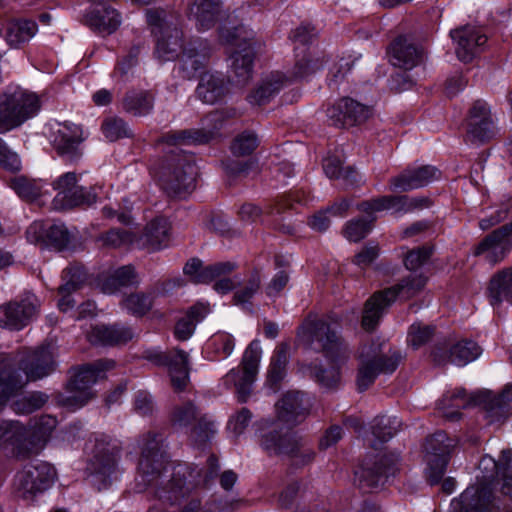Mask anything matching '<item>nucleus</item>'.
<instances>
[{"label":"nucleus","mask_w":512,"mask_h":512,"mask_svg":"<svg viewBox=\"0 0 512 512\" xmlns=\"http://www.w3.org/2000/svg\"><path fill=\"white\" fill-rule=\"evenodd\" d=\"M219 468V460L213 454L202 469L187 463L177 464L167 480L151 489L162 503L177 506L176 512H203L202 497L194 489L198 486L208 487L218 476Z\"/></svg>","instance_id":"nucleus-1"},{"label":"nucleus","mask_w":512,"mask_h":512,"mask_svg":"<svg viewBox=\"0 0 512 512\" xmlns=\"http://www.w3.org/2000/svg\"><path fill=\"white\" fill-rule=\"evenodd\" d=\"M55 367L54 355L48 346L17 351L11 357V366L0 369V412L29 382L47 377Z\"/></svg>","instance_id":"nucleus-2"},{"label":"nucleus","mask_w":512,"mask_h":512,"mask_svg":"<svg viewBox=\"0 0 512 512\" xmlns=\"http://www.w3.org/2000/svg\"><path fill=\"white\" fill-rule=\"evenodd\" d=\"M161 187L172 197H184L196 187L197 167L194 156L173 148L158 169Z\"/></svg>","instance_id":"nucleus-3"},{"label":"nucleus","mask_w":512,"mask_h":512,"mask_svg":"<svg viewBox=\"0 0 512 512\" xmlns=\"http://www.w3.org/2000/svg\"><path fill=\"white\" fill-rule=\"evenodd\" d=\"M427 278L422 274H410L402 278L397 284L374 293L365 304L362 317V327L373 330L385 310L397 299L409 300L423 290Z\"/></svg>","instance_id":"nucleus-4"},{"label":"nucleus","mask_w":512,"mask_h":512,"mask_svg":"<svg viewBox=\"0 0 512 512\" xmlns=\"http://www.w3.org/2000/svg\"><path fill=\"white\" fill-rule=\"evenodd\" d=\"M340 323L336 318H307L298 330V337L311 349L326 357L337 358L348 351L340 335Z\"/></svg>","instance_id":"nucleus-5"},{"label":"nucleus","mask_w":512,"mask_h":512,"mask_svg":"<svg viewBox=\"0 0 512 512\" xmlns=\"http://www.w3.org/2000/svg\"><path fill=\"white\" fill-rule=\"evenodd\" d=\"M115 364V361L112 359H99L75 369L66 386L71 395H60L58 403L72 410L86 405L95 396L91 387L98 380L103 379L105 372L113 369Z\"/></svg>","instance_id":"nucleus-6"},{"label":"nucleus","mask_w":512,"mask_h":512,"mask_svg":"<svg viewBox=\"0 0 512 512\" xmlns=\"http://www.w3.org/2000/svg\"><path fill=\"white\" fill-rule=\"evenodd\" d=\"M162 441L161 434L151 431L143 434L139 439L141 450L138 464L139 477L141 482L149 488H153L164 478L169 477L172 471L162 450Z\"/></svg>","instance_id":"nucleus-7"},{"label":"nucleus","mask_w":512,"mask_h":512,"mask_svg":"<svg viewBox=\"0 0 512 512\" xmlns=\"http://www.w3.org/2000/svg\"><path fill=\"white\" fill-rule=\"evenodd\" d=\"M260 445L269 455L287 456L296 467L312 463L316 455L307 440L294 433H282L277 429L263 434Z\"/></svg>","instance_id":"nucleus-8"},{"label":"nucleus","mask_w":512,"mask_h":512,"mask_svg":"<svg viewBox=\"0 0 512 512\" xmlns=\"http://www.w3.org/2000/svg\"><path fill=\"white\" fill-rule=\"evenodd\" d=\"M40 109L39 97L31 92L15 90L0 95V134L20 127Z\"/></svg>","instance_id":"nucleus-9"},{"label":"nucleus","mask_w":512,"mask_h":512,"mask_svg":"<svg viewBox=\"0 0 512 512\" xmlns=\"http://www.w3.org/2000/svg\"><path fill=\"white\" fill-rule=\"evenodd\" d=\"M401 360L402 355L399 351L390 350L388 354H381L379 345L362 346L359 353L360 363L356 381L358 390H367L381 373H393Z\"/></svg>","instance_id":"nucleus-10"},{"label":"nucleus","mask_w":512,"mask_h":512,"mask_svg":"<svg viewBox=\"0 0 512 512\" xmlns=\"http://www.w3.org/2000/svg\"><path fill=\"white\" fill-rule=\"evenodd\" d=\"M495 485L484 480L482 473L476 476V482L469 485L452 501L455 512H500L503 504L495 492Z\"/></svg>","instance_id":"nucleus-11"},{"label":"nucleus","mask_w":512,"mask_h":512,"mask_svg":"<svg viewBox=\"0 0 512 512\" xmlns=\"http://www.w3.org/2000/svg\"><path fill=\"white\" fill-rule=\"evenodd\" d=\"M400 455L396 452H385L375 457L367 458L355 471V483L363 493H370L380 488L384 480L394 476L399 470Z\"/></svg>","instance_id":"nucleus-12"},{"label":"nucleus","mask_w":512,"mask_h":512,"mask_svg":"<svg viewBox=\"0 0 512 512\" xmlns=\"http://www.w3.org/2000/svg\"><path fill=\"white\" fill-rule=\"evenodd\" d=\"M220 38L236 48L231 54V78L238 85L243 86L249 82L253 72L254 42L246 36L242 37V29L233 31L221 29Z\"/></svg>","instance_id":"nucleus-13"},{"label":"nucleus","mask_w":512,"mask_h":512,"mask_svg":"<svg viewBox=\"0 0 512 512\" xmlns=\"http://www.w3.org/2000/svg\"><path fill=\"white\" fill-rule=\"evenodd\" d=\"M456 440L444 431H438L426 438L423 445L426 477L431 485L438 484L444 476Z\"/></svg>","instance_id":"nucleus-14"},{"label":"nucleus","mask_w":512,"mask_h":512,"mask_svg":"<svg viewBox=\"0 0 512 512\" xmlns=\"http://www.w3.org/2000/svg\"><path fill=\"white\" fill-rule=\"evenodd\" d=\"M478 469L484 480L495 485V492L499 493L504 508L506 501H512V449L502 450L497 460L489 455L483 456Z\"/></svg>","instance_id":"nucleus-15"},{"label":"nucleus","mask_w":512,"mask_h":512,"mask_svg":"<svg viewBox=\"0 0 512 512\" xmlns=\"http://www.w3.org/2000/svg\"><path fill=\"white\" fill-rule=\"evenodd\" d=\"M55 476L56 471L49 463L40 462L26 466L15 475L13 492L16 497L31 501L38 493H42L52 485Z\"/></svg>","instance_id":"nucleus-16"},{"label":"nucleus","mask_w":512,"mask_h":512,"mask_svg":"<svg viewBox=\"0 0 512 512\" xmlns=\"http://www.w3.org/2000/svg\"><path fill=\"white\" fill-rule=\"evenodd\" d=\"M497 132L489 104L482 99L475 100L468 110L465 140L483 144L493 139Z\"/></svg>","instance_id":"nucleus-17"},{"label":"nucleus","mask_w":512,"mask_h":512,"mask_svg":"<svg viewBox=\"0 0 512 512\" xmlns=\"http://www.w3.org/2000/svg\"><path fill=\"white\" fill-rule=\"evenodd\" d=\"M119 453L120 446L117 441L104 435L95 437L87 469L104 487L108 485V479L115 472Z\"/></svg>","instance_id":"nucleus-18"},{"label":"nucleus","mask_w":512,"mask_h":512,"mask_svg":"<svg viewBox=\"0 0 512 512\" xmlns=\"http://www.w3.org/2000/svg\"><path fill=\"white\" fill-rule=\"evenodd\" d=\"M57 191L53 199L56 209H70L77 206H89L96 201V194L90 189L77 184V175L67 172L53 182Z\"/></svg>","instance_id":"nucleus-19"},{"label":"nucleus","mask_w":512,"mask_h":512,"mask_svg":"<svg viewBox=\"0 0 512 512\" xmlns=\"http://www.w3.org/2000/svg\"><path fill=\"white\" fill-rule=\"evenodd\" d=\"M225 118L226 113L224 111H213L206 116L204 120L205 127L170 131L162 136V141L173 146L206 144L216 137Z\"/></svg>","instance_id":"nucleus-20"},{"label":"nucleus","mask_w":512,"mask_h":512,"mask_svg":"<svg viewBox=\"0 0 512 512\" xmlns=\"http://www.w3.org/2000/svg\"><path fill=\"white\" fill-rule=\"evenodd\" d=\"M146 358L157 365L168 367L175 390L182 391L189 380V355L181 349L167 352H148Z\"/></svg>","instance_id":"nucleus-21"},{"label":"nucleus","mask_w":512,"mask_h":512,"mask_svg":"<svg viewBox=\"0 0 512 512\" xmlns=\"http://www.w3.org/2000/svg\"><path fill=\"white\" fill-rule=\"evenodd\" d=\"M326 113L332 125L349 128L364 123L371 116L372 110L371 107L346 97L328 107Z\"/></svg>","instance_id":"nucleus-22"},{"label":"nucleus","mask_w":512,"mask_h":512,"mask_svg":"<svg viewBox=\"0 0 512 512\" xmlns=\"http://www.w3.org/2000/svg\"><path fill=\"white\" fill-rule=\"evenodd\" d=\"M40 302L35 295L29 294L21 301L9 302L0 306V325L11 330L25 327L37 314Z\"/></svg>","instance_id":"nucleus-23"},{"label":"nucleus","mask_w":512,"mask_h":512,"mask_svg":"<svg viewBox=\"0 0 512 512\" xmlns=\"http://www.w3.org/2000/svg\"><path fill=\"white\" fill-rule=\"evenodd\" d=\"M512 222L488 234L474 249L475 256H484L492 264L502 261L512 247Z\"/></svg>","instance_id":"nucleus-24"},{"label":"nucleus","mask_w":512,"mask_h":512,"mask_svg":"<svg viewBox=\"0 0 512 512\" xmlns=\"http://www.w3.org/2000/svg\"><path fill=\"white\" fill-rule=\"evenodd\" d=\"M440 176L439 169L432 165L409 167L389 179V189L393 192H408L427 186Z\"/></svg>","instance_id":"nucleus-25"},{"label":"nucleus","mask_w":512,"mask_h":512,"mask_svg":"<svg viewBox=\"0 0 512 512\" xmlns=\"http://www.w3.org/2000/svg\"><path fill=\"white\" fill-rule=\"evenodd\" d=\"M481 354V348L473 341L462 340L453 345L437 344L432 351L433 361L437 365L450 362L464 366L474 361Z\"/></svg>","instance_id":"nucleus-26"},{"label":"nucleus","mask_w":512,"mask_h":512,"mask_svg":"<svg viewBox=\"0 0 512 512\" xmlns=\"http://www.w3.org/2000/svg\"><path fill=\"white\" fill-rule=\"evenodd\" d=\"M456 43V55L462 62H471L487 42V36L473 26H463L450 32Z\"/></svg>","instance_id":"nucleus-27"},{"label":"nucleus","mask_w":512,"mask_h":512,"mask_svg":"<svg viewBox=\"0 0 512 512\" xmlns=\"http://www.w3.org/2000/svg\"><path fill=\"white\" fill-rule=\"evenodd\" d=\"M154 54L160 61L176 60L184 48V35L179 22L174 26H167L156 35Z\"/></svg>","instance_id":"nucleus-28"},{"label":"nucleus","mask_w":512,"mask_h":512,"mask_svg":"<svg viewBox=\"0 0 512 512\" xmlns=\"http://www.w3.org/2000/svg\"><path fill=\"white\" fill-rule=\"evenodd\" d=\"M57 419L51 415H43L36 419L30 429H27V445L21 448L26 457L38 455L49 441L57 426Z\"/></svg>","instance_id":"nucleus-29"},{"label":"nucleus","mask_w":512,"mask_h":512,"mask_svg":"<svg viewBox=\"0 0 512 512\" xmlns=\"http://www.w3.org/2000/svg\"><path fill=\"white\" fill-rule=\"evenodd\" d=\"M237 268L233 262H218L208 266H203L198 258L190 259L184 266L183 272L189 276L195 284H207L218 277L228 275Z\"/></svg>","instance_id":"nucleus-30"},{"label":"nucleus","mask_w":512,"mask_h":512,"mask_svg":"<svg viewBox=\"0 0 512 512\" xmlns=\"http://www.w3.org/2000/svg\"><path fill=\"white\" fill-rule=\"evenodd\" d=\"M135 332L131 327L120 324L95 325L87 334L88 341L93 345L118 346L131 341Z\"/></svg>","instance_id":"nucleus-31"},{"label":"nucleus","mask_w":512,"mask_h":512,"mask_svg":"<svg viewBox=\"0 0 512 512\" xmlns=\"http://www.w3.org/2000/svg\"><path fill=\"white\" fill-rule=\"evenodd\" d=\"M171 226L164 217H156L145 226L141 235L137 234V247L156 251L168 245Z\"/></svg>","instance_id":"nucleus-32"},{"label":"nucleus","mask_w":512,"mask_h":512,"mask_svg":"<svg viewBox=\"0 0 512 512\" xmlns=\"http://www.w3.org/2000/svg\"><path fill=\"white\" fill-rule=\"evenodd\" d=\"M390 62L399 68L410 70L422 60V51L406 36L397 37L389 48Z\"/></svg>","instance_id":"nucleus-33"},{"label":"nucleus","mask_w":512,"mask_h":512,"mask_svg":"<svg viewBox=\"0 0 512 512\" xmlns=\"http://www.w3.org/2000/svg\"><path fill=\"white\" fill-rule=\"evenodd\" d=\"M82 131L79 126L72 123H64L54 132L52 144L57 153L70 159L79 156L78 147L83 141Z\"/></svg>","instance_id":"nucleus-34"},{"label":"nucleus","mask_w":512,"mask_h":512,"mask_svg":"<svg viewBox=\"0 0 512 512\" xmlns=\"http://www.w3.org/2000/svg\"><path fill=\"white\" fill-rule=\"evenodd\" d=\"M228 80L218 73H204L197 85L196 95L203 103L215 104L229 93Z\"/></svg>","instance_id":"nucleus-35"},{"label":"nucleus","mask_w":512,"mask_h":512,"mask_svg":"<svg viewBox=\"0 0 512 512\" xmlns=\"http://www.w3.org/2000/svg\"><path fill=\"white\" fill-rule=\"evenodd\" d=\"M27 445V428L19 421H2L0 423V448L11 447L16 457L28 459L21 448Z\"/></svg>","instance_id":"nucleus-36"},{"label":"nucleus","mask_w":512,"mask_h":512,"mask_svg":"<svg viewBox=\"0 0 512 512\" xmlns=\"http://www.w3.org/2000/svg\"><path fill=\"white\" fill-rule=\"evenodd\" d=\"M156 93L152 90H129L122 98V109L135 117L149 115L154 109Z\"/></svg>","instance_id":"nucleus-37"},{"label":"nucleus","mask_w":512,"mask_h":512,"mask_svg":"<svg viewBox=\"0 0 512 512\" xmlns=\"http://www.w3.org/2000/svg\"><path fill=\"white\" fill-rule=\"evenodd\" d=\"M357 210L365 214H374L385 210L394 213H409L407 195H384L357 204Z\"/></svg>","instance_id":"nucleus-38"},{"label":"nucleus","mask_w":512,"mask_h":512,"mask_svg":"<svg viewBox=\"0 0 512 512\" xmlns=\"http://www.w3.org/2000/svg\"><path fill=\"white\" fill-rule=\"evenodd\" d=\"M220 0H194L189 6V16L196 22L199 30L212 28L220 15Z\"/></svg>","instance_id":"nucleus-39"},{"label":"nucleus","mask_w":512,"mask_h":512,"mask_svg":"<svg viewBox=\"0 0 512 512\" xmlns=\"http://www.w3.org/2000/svg\"><path fill=\"white\" fill-rule=\"evenodd\" d=\"M488 297L493 307L503 301L512 304V268H504L492 276L488 286Z\"/></svg>","instance_id":"nucleus-40"},{"label":"nucleus","mask_w":512,"mask_h":512,"mask_svg":"<svg viewBox=\"0 0 512 512\" xmlns=\"http://www.w3.org/2000/svg\"><path fill=\"white\" fill-rule=\"evenodd\" d=\"M84 21L94 31L111 34L120 26L121 17L115 9L106 7L87 12L84 16Z\"/></svg>","instance_id":"nucleus-41"},{"label":"nucleus","mask_w":512,"mask_h":512,"mask_svg":"<svg viewBox=\"0 0 512 512\" xmlns=\"http://www.w3.org/2000/svg\"><path fill=\"white\" fill-rule=\"evenodd\" d=\"M303 394L299 391H289L276 403L278 418L288 424H295L299 416H304L306 408L303 405Z\"/></svg>","instance_id":"nucleus-42"},{"label":"nucleus","mask_w":512,"mask_h":512,"mask_svg":"<svg viewBox=\"0 0 512 512\" xmlns=\"http://www.w3.org/2000/svg\"><path fill=\"white\" fill-rule=\"evenodd\" d=\"M38 25L33 20L15 19L7 23L5 39L11 47L19 48L37 33Z\"/></svg>","instance_id":"nucleus-43"},{"label":"nucleus","mask_w":512,"mask_h":512,"mask_svg":"<svg viewBox=\"0 0 512 512\" xmlns=\"http://www.w3.org/2000/svg\"><path fill=\"white\" fill-rule=\"evenodd\" d=\"M471 402L472 399L468 397L466 391L462 388H457L443 396L438 403V408L442 411L443 417L456 421L461 417L460 410L468 407Z\"/></svg>","instance_id":"nucleus-44"},{"label":"nucleus","mask_w":512,"mask_h":512,"mask_svg":"<svg viewBox=\"0 0 512 512\" xmlns=\"http://www.w3.org/2000/svg\"><path fill=\"white\" fill-rule=\"evenodd\" d=\"M208 313V307L202 303L191 306L174 328V335L180 341L188 340L194 333L196 324Z\"/></svg>","instance_id":"nucleus-45"},{"label":"nucleus","mask_w":512,"mask_h":512,"mask_svg":"<svg viewBox=\"0 0 512 512\" xmlns=\"http://www.w3.org/2000/svg\"><path fill=\"white\" fill-rule=\"evenodd\" d=\"M283 86L284 77L279 73H273L261 81L248 96V101L253 105H265L280 92Z\"/></svg>","instance_id":"nucleus-46"},{"label":"nucleus","mask_w":512,"mask_h":512,"mask_svg":"<svg viewBox=\"0 0 512 512\" xmlns=\"http://www.w3.org/2000/svg\"><path fill=\"white\" fill-rule=\"evenodd\" d=\"M139 284L138 275L131 265L118 268L113 274L106 277L101 283V290L105 294H113L122 287H132Z\"/></svg>","instance_id":"nucleus-47"},{"label":"nucleus","mask_w":512,"mask_h":512,"mask_svg":"<svg viewBox=\"0 0 512 512\" xmlns=\"http://www.w3.org/2000/svg\"><path fill=\"white\" fill-rule=\"evenodd\" d=\"M289 358V346L280 344L272 356L267 374V383L273 391H277L280 382L286 375V366Z\"/></svg>","instance_id":"nucleus-48"},{"label":"nucleus","mask_w":512,"mask_h":512,"mask_svg":"<svg viewBox=\"0 0 512 512\" xmlns=\"http://www.w3.org/2000/svg\"><path fill=\"white\" fill-rule=\"evenodd\" d=\"M202 416L194 403L187 401L173 407L170 413V422L176 429H187L192 427Z\"/></svg>","instance_id":"nucleus-49"},{"label":"nucleus","mask_w":512,"mask_h":512,"mask_svg":"<svg viewBox=\"0 0 512 512\" xmlns=\"http://www.w3.org/2000/svg\"><path fill=\"white\" fill-rule=\"evenodd\" d=\"M323 66V59L303 49L296 54V62L292 70L294 79H303L315 73Z\"/></svg>","instance_id":"nucleus-50"},{"label":"nucleus","mask_w":512,"mask_h":512,"mask_svg":"<svg viewBox=\"0 0 512 512\" xmlns=\"http://www.w3.org/2000/svg\"><path fill=\"white\" fill-rule=\"evenodd\" d=\"M479 401L484 403L485 418L490 424L502 422L511 414L510 406L506 405L500 398L490 392L485 393L483 400Z\"/></svg>","instance_id":"nucleus-51"},{"label":"nucleus","mask_w":512,"mask_h":512,"mask_svg":"<svg viewBox=\"0 0 512 512\" xmlns=\"http://www.w3.org/2000/svg\"><path fill=\"white\" fill-rule=\"evenodd\" d=\"M10 187L21 199L27 202L36 200L42 194L41 182L26 176L13 177L10 180Z\"/></svg>","instance_id":"nucleus-52"},{"label":"nucleus","mask_w":512,"mask_h":512,"mask_svg":"<svg viewBox=\"0 0 512 512\" xmlns=\"http://www.w3.org/2000/svg\"><path fill=\"white\" fill-rule=\"evenodd\" d=\"M376 217L374 214H367L366 217H357L348 221L344 227V236L352 242H359L364 239L372 230Z\"/></svg>","instance_id":"nucleus-53"},{"label":"nucleus","mask_w":512,"mask_h":512,"mask_svg":"<svg viewBox=\"0 0 512 512\" xmlns=\"http://www.w3.org/2000/svg\"><path fill=\"white\" fill-rule=\"evenodd\" d=\"M216 429L213 421L207 415L199 417V420L191 427L190 440L197 447L206 445L215 435Z\"/></svg>","instance_id":"nucleus-54"},{"label":"nucleus","mask_w":512,"mask_h":512,"mask_svg":"<svg viewBox=\"0 0 512 512\" xmlns=\"http://www.w3.org/2000/svg\"><path fill=\"white\" fill-rule=\"evenodd\" d=\"M62 280L64 283L59 286L62 292L76 291L82 287L87 280V272L83 265L74 263L63 270Z\"/></svg>","instance_id":"nucleus-55"},{"label":"nucleus","mask_w":512,"mask_h":512,"mask_svg":"<svg viewBox=\"0 0 512 512\" xmlns=\"http://www.w3.org/2000/svg\"><path fill=\"white\" fill-rule=\"evenodd\" d=\"M103 245L111 248L137 247V234L125 229H110L100 236Z\"/></svg>","instance_id":"nucleus-56"},{"label":"nucleus","mask_w":512,"mask_h":512,"mask_svg":"<svg viewBox=\"0 0 512 512\" xmlns=\"http://www.w3.org/2000/svg\"><path fill=\"white\" fill-rule=\"evenodd\" d=\"M47 401V394L40 391H35L15 400L11 404V408L17 414H30L42 408Z\"/></svg>","instance_id":"nucleus-57"},{"label":"nucleus","mask_w":512,"mask_h":512,"mask_svg":"<svg viewBox=\"0 0 512 512\" xmlns=\"http://www.w3.org/2000/svg\"><path fill=\"white\" fill-rule=\"evenodd\" d=\"M122 305L132 315L141 317L151 310L153 299L148 293L137 292L126 296Z\"/></svg>","instance_id":"nucleus-58"},{"label":"nucleus","mask_w":512,"mask_h":512,"mask_svg":"<svg viewBox=\"0 0 512 512\" xmlns=\"http://www.w3.org/2000/svg\"><path fill=\"white\" fill-rule=\"evenodd\" d=\"M399 427L400 421L396 417L379 416L373 420L371 429L376 439L386 442L396 434Z\"/></svg>","instance_id":"nucleus-59"},{"label":"nucleus","mask_w":512,"mask_h":512,"mask_svg":"<svg viewBox=\"0 0 512 512\" xmlns=\"http://www.w3.org/2000/svg\"><path fill=\"white\" fill-rule=\"evenodd\" d=\"M205 55L199 53L195 48H185L181 57V70L183 77L191 79L204 67Z\"/></svg>","instance_id":"nucleus-60"},{"label":"nucleus","mask_w":512,"mask_h":512,"mask_svg":"<svg viewBox=\"0 0 512 512\" xmlns=\"http://www.w3.org/2000/svg\"><path fill=\"white\" fill-rule=\"evenodd\" d=\"M260 359L261 348L258 341L254 340L249 344L243 354L241 361L242 371H240V373L247 375L248 378L256 377Z\"/></svg>","instance_id":"nucleus-61"},{"label":"nucleus","mask_w":512,"mask_h":512,"mask_svg":"<svg viewBox=\"0 0 512 512\" xmlns=\"http://www.w3.org/2000/svg\"><path fill=\"white\" fill-rule=\"evenodd\" d=\"M102 131L105 137L110 141H116L133 135L128 124L120 117L105 119L102 123Z\"/></svg>","instance_id":"nucleus-62"},{"label":"nucleus","mask_w":512,"mask_h":512,"mask_svg":"<svg viewBox=\"0 0 512 512\" xmlns=\"http://www.w3.org/2000/svg\"><path fill=\"white\" fill-rule=\"evenodd\" d=\"M434 335L435 326L417 322L410 326L407 341L414 349H418L428 343Z\"/></svg>","instance_id":"nucleus-63"},{"label":"nucleus","mask_w":512,"mask_h":512,"mask_svg":"<svg viewBox=\"0 0 512 512\" xmlns=\"http://www.w3.org/2000/svg\"><path fill=\"white\" fill-rule=\"evenodd\" d=\"M71 239V233L63 223H54L46 229V240L59 251L65 249Z\"/></svg>","instance_id":"nucleus-64"}]
</instances>
